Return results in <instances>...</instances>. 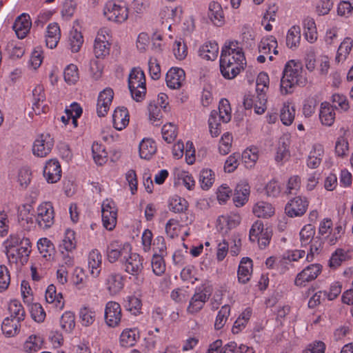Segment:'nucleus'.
<instances>
[{
    "instance_id": "0eeeda50",
    "label": "nucleus",
    "mask_w": 353,
    "mask_h": 353,
    "mask_svg": "<svg viewBox=\"0 0 353 353\" xmlns=\"http://www.w3.org/2000/svg\"><path fill=\"white\" fill-rule=\"evenodd\" d=\"M35 221L41 230H47L54 223V210L51 202H43L37 208Z\"/></svg>"
},
{
    "instance_id": "ddd939ff",
    "label": "nucleus",
    "mask_w": 353,
    "mask_h": 353,
    "mask_svg": "<svg viewBox=\"0 0 353 353\" xmlns=\"http://www.w3.org/2000/svg\"><path fill=\"white\" fill-rule=\"evenodd\" d=\"M54 142V138L49 133L39 134L33 143V154L39 157H46L51 152Z\"/></svg>"
},
{
    "instance_id": "5fc2aeb1",
    "label": "nucleus",
    "mask_w": 353,
    "mask_h": 353,
    "mask_svg": "<svg viewBox=\"0 0 353 353\" xmlns=\"http://www.w3.org/2000/svg\"><path fill=\"white\" fill-rule=\"evenodd\" d=\"M219 117L223 123H228L232 118V110L230 102L226 99H222L219 105Z\"/></svg>"
},
{
    "instance_id": "9d476101",
    "label": "nucleus",
    "mask_w": 353,
    "mask_h": 353,
    "mask_svg": "<svg viewBox=\"0 0 353 353\" xmlns=\"http://www.w3.org/2000/svg\"><path fill=\"white\" fill-rule=\"evenodd\" d=\"M110 39L111 35L109 29L103 28L98 31L94 44V53L97 58H104L109 54Z\"/></svg>"
},
{
    "instance_id": "9b49d317",
    "label": "nucleus",
    "mask_w": 353,
    "mask_h": 353,
    "mask_svg": "<svg viewBox=\"0 0 353 353\" xmlns=\"http://www.w3.org/2000/svg\"><path fill=\"white\" fill-rule=\"evenodd\" d=\"M31 252V242L28 238H22L21 245L6 252V254L10 263H20L23 264L28 261Z\"/></svg>"
},
{
    "instance_id": "de8ad7c7",
    "label": "nucleus",
    "mask_w": 353,
    "mask_h": 353,
    "mask_svg": "<svg viewBox=\"0 0 353 353\" xmlns=\"http://www.w3.org/2000/svg\"><path fill=\"white\" fill-rule=\"evenodd\" d=\"M352 46V39L350 38H345L338 48L335 61L338 63L343 62L350 54Z\"/></svg>"
},
{
    "instance_id": "49530a36",
    "label": "nucleus",
    "mask_w": 353,
    "mask_h": 353,
    "mask_svg": "<svg viewBox=\"0 0 353 353\" xmlns=\"http://www.w3.org/2000/svg\"><path fill=\"white\" fill-rule=\"evenodd\" d=\"M221 119L219 117L218 111L211 112L208 119L210 132L213 137H218L221 132Z\"/></svg>"
},
{
    "instance_id": "c03bdc74",
    "label": "nucleus",
    "mask_w": 353,
    "mask_h": 353,
    "mask_svg": "<svg viewBox=\"0 0 353 353\" xmlns=\"http://www.w3.org/2000/svg\"><path fill=\"white\" fill-rule=\"evenodd\" d=\"M188 202L179 196L174 195L169 200V209L175 213H181L188 208Z\"/></svg>"
},
{
    "instance_id": "774afa93",
    "label": "nucleus",
    "mask_w": 353,
    "mask_h": 353,
    "mask_svg": "<svg viewBox=\"0 0 353 353\" xmlns=\"http://www.w3.org/2000/svg\"><path fill=\"white\" fill-rule=\"evenodd\" d=\"M43 49L40 46H37L34 48L30 59V65L31 67L36 70L37 69L43 62Z\"/></svg>"
},
{
    "instance_id": "a878e982",
    "label": "nucleus",
    "mask_w": 353,
    "mask_h": 353,
    "mask_svg": "<svg viewBox=\"0 0 353 353\" xmlns=\"http://www.w3.org/2000/svg\"><path fill=\"white\" fill-rule=\"evenodd\" d=\"M61 38V30L57 23H49L46 32V46L50 49L55 48Z\"/></svg>"
},
{
    "instance_id": "2eb2a0df",
    "label": "nucleus",
    "mask_w": 353,
    "mask_h": 353,
    "mask_svg": "<svg viewBox=\"0 0 353 353\" xmlns=\"http://www.w3.org/2000/svg\"><path fill=\"white\" fill-rule=\"evenodd\" d=\"M309 201L305 196H298L290 200L285 206V212L290 217L301 216L305 213Z\"/></svg>"
},
{
    "instance_id": "58836bf2",
    "label": "nucleus",
    "mask_w": 353,
    "mask_h": 353,
    "mask_svg": "<svg viewBox=\"0 0 353 353\" xmlns=\"http://www.w3.org/2000/svg\"><path fill=\"white\" fill-rule=\"evenodd\" d=\"M277 41L273 36H268L261 39L258 48L259 52L261 54H268L270 53L271 50H273L274 54H278L277 48Z\"/></svg>"
},
{
    "instance_id": "864d4df0",
    "label": "nucleus",
    "mask_w": 353,
    "mask_h": 353,
    "mask_svg": "<svg viewBox=\"0 0 353 353\" xmlns=\"http://www.w3.org/2000/svg\"><path fill=\"white\" fill-rule=\"evenodd\" d=\"M93 159L97 164L103 165L106 162L108 153L103 145L94 143L92 145Z\"/></svg>"
},
{
    "instance_id": "680f3d73",
    "label": "nucleus",
    "mask_w": 353,
    "mask_h": 353,
    "mask_svg": "<svg viewBox=\"0 0 353 353\" xmlns=\"http://www.w3.org/2000/svg\"><path fill=\"white\" fill-rule=\"evenodd\" d=\"M142 307L141 301L135 296H129L126 298L125 307L132 314L137 315L141 312Z\"/></svg>"
},
{
    "instance_id": "393cba45",
    "label": "nucleus",
    "mask_w": 353,
    "mask_h": 353,
    "mask_svg": "<svg viewBox=\"0 0 353 353\" xmlns=\"http://www.w3.org/2000/svg\"><path fill=\"white\" fill-rule=\"evenodd\" d=\"M46 300L53 307L61 310L64 307L65 301L61 292L57 293L56 287L51 284L46 290Z\"/></svg>"
},
{
    "instance_id": "e2e57ef3",
    "label": "nucleus",
    "mask_w": 353,
    "mask_h": 353,
    "mask_svg": "<svg viewBox=\"0 0 353 353\" xmlns=\"http://www.w3.org/2000/svg\"><path fill=\"white\" fill-rule=\"evenodd\" d=\"M69 42L71 50L77 52L83 43L81 33L77 30H72L70 33Z\"/></svg>"
},
{
    "instance_id": "603ef678",
    "label": "nucleus",
    "mask_w": 353,
    "mask_h": 353,
    "mask_svg": "<svg viewBox=\"0 0 353 353\" xmlns=\"http://www.w3.org/2000/svg\"><path fill=\"white\" fill-rule=\"evenodd\" d=\"M79 319L82 325L88 327L94 323L96 319V313L92 308L83 307L80 309Z\"/></svg>"
},
{
    "instance_id": "bf43d9fd",
    "label": "nucleus",
    "mask_w": 353,
    "mask_h": 353,
    "mask_svg": "<svg viewBox=\"0 0 353 353\" xmlns=\"http://www.w3.org/2000/svg\"><path fill=\"white\" fill-rule=\"evenodd\" d=\"M151 266L153 272L157 275H162L165 271V263L163 257V255L158 254L157 252L153 254Z\"/></svg>"
},
{
    "instance_id": "c756f323",
    "label": "nucleus",
    "mask_w": 353,
    "mask_h": 353,
    "mask_svg": "<svg viewBox=\"0 0 353 353\" xmlns=\"http://www.w3.org/2000/svg\"><path fill=\"white\" fill-rule=\"evenodd\" d=\"M113 125L117 130H122L129 123V113L124 107L117 108L112 115Z\"/></svg>"
},
{
    "instance_id": "5701e85b",
    "label": "nucleus",
    "mask_w": 353,
    "mask_h": 353,
    "mask_svg": "<svg viewBox=\"0 0 353 353\" xmlns=\"http://www.w3.org/2000/svg\"><path fill=\"white\" fill-rule=\"evenodd\" d=\"M102 255L97 249L92 250L88 256V265L90 274L93 278H97L101 271Z\"/></svg>"
},
{
    "instance_id": "0e129e2a",
    "label": "nucleus",
    "mask_w": 353,
    "mask_h": 353,
    "mask_svg": "<svg viewBox=\"0 0 353 353\" xmlns=\"http://www.w3.org/2000/svg\"><path fill=\"white\" fill-rule=\"evenodd\" d=\"M64 79L69 84H74L79 79V72L76 65L70 64L65 68Z\"/></svg>"
},
{
    "instance_id": "a18cd8bd",
    "label": "nucleus",
    "mask_w": 353,
    "mask_h": 353,
    "mask_svg": "<svg viewBox=\"0 0 353 353\" xmlns=\"http://www.w3.org/2000/svg\"><path fill=\"white\" fill-rule=\"evenodd\" d=\"M301 41V28L299 26L291 27L286 36V45L290 48H296Z\"/></svg>"
},
{
    "instance_id": "13d9d810",
    "label": "nucleus",
    "mask_w": 353,
    "mask_h": 353,
    "mask_svg": "<svg viewBox=\"0 0 353 353\" xmlns=\"http://www.w3.org/2000/svg\"><path fill=\"white\" fill-rule=\"evenodd\" d=\"M37 247L43 257L46 258V260L50 259L54 250V245L48 239H40L37 242Z\"/></svg>"
},
{
    "instance_id": "412c9836",
    "label": "nucleus",
    "mask_w": 353,
    "mask_h": 353,
    "mask_svg": "<svg viewBox=\"0 0 353 353\" xmlns=\"http://www.w3.org/2000/svg\"><path fill=\"white\" fill-rule=\"evenodd\" d=\"M105 284L109 293L116 295L124 288L123 276L118 272H110L105 279Z\"/></svg>"
},
{
    "instance_id": "72a5a7b5",
    "label": "nucleus",
    "mask_w": 353,
    "mask_h": 353,
    "mask_svg": "<svg viewBox=\"0 0 353 353\" xmlns=\"http://www.w3.org/2000/svg\"><path fill=\"white\" fill-rule=\"evenodd\" d=\"M199 56L206 60L214 61L219 54V46L215 41H207L199 48Z\"/></svg>"
},
{
    "instance_id": "20e7f679",
    "label": "nucleus",
    "mask_w": 353,
    "mask_h": 353,
    "mask_svg": "<svg viewBox=\"0 0 353 353\" xmlns=\"http://www.w3.org/2000/svg\"><path fill=\"white\" fill-rule=\"evenodd\" d=\"M128 86L132 97L137 101H142L146 93L145 77L139 68H133L129 75Z\"/></svg>"
},
{
    "instance_id": "7ed1b4c3",
    "label": "nucleus",
    "mask_w": 353,
    "mask_h": 353,
    "mask_svg": "<svg viewBox=\"0 0 353 353\" xmlns=\"http://www.w3.org/2000/svg\"><path fill=\"white\" fill-rule=\"evenodd\" d=\"M315 227L312 224H307L303 227L299 232L301 247L310 245V250L306 255L307 261H313L314 256L318 254L322 248L321 239L315 237Z\"/></svg>"
},
{
    "instance_id": "a211bd4d",
    "label": "nucleus",
    "mask_w": 353,
    "mask_h": 353,
    "mask_svg": "<svg viewBox=\"0 0 353 353\" xmlns=\"http://www.w3.org/2000/svg\"><path fill=\"white\" fill-rule=\"evenodd\" d=\"M43 176L49 183L59 181L61 177V168L57 160L50 159L46 163Z\"/></svg>"
},
{
    "instance_id": "79ce46f5",
    "label": "nucleus",
    "mask_w": 353,
    "mask_h": 353,
    "mask_svg": "<svg viewBox=\"0 0 353 353\" xmlns=\"http://www.w3.org/2000/svg\"><path fill=\"white\" fill-rule=\"evenodd\" d=\"M295 117V108L291 105L290 103L285 102L283 103L281 109L280 118L281 121L285 125H290Z\"/></svg>"
},
{
    "instance_id": "f257e3e1",
    "label": "nucleus",
    "mask_w": 353,
    "mask_h": 353,
    "mask_svg": "<svg viewBox=\"0 0 353 353\" xmlns=\"http://www.w3.org/2000/svg\"><path fill=\"white\" fill-rule=\"evenodd\" d=\"M245 57L237 41H230L223 47L220 57V70L228 79L236 77L244 69Z\"/></svg>"
},
{
    "instance_id": "bb28decb",
    "label": "nucleus",
    "mask_w": 353,
    "mask_h": 353,
    "mask_svg": "<svg viewBox=\"0 0 353 353\" xmlns=\"http://www.w3.org/2000/svg\"><path fill=\"white\" fill-rule=\"evenodd\" d=\"M208 16L210 21L216 26H221L225 21L223 11L221 4L216 1H211L208 5Z\"/></svg>"
},
{
    "instance_id": "052dcab7",
    "label": "nucleus",
    "mask_w": 353,
    "mask_h": 353,
    "mask_svg": "<svg viewBox=\"0 0 353 353\" xmlns=\"http://www.w3.org/2000/svg\"><path fill=\"white\" fill-rule=\"evenodd\" d=\"M230 314V307L228 305H225L221 307V310L219 311L215 323L214 327L216 330H221L223 327L225 323L228 321V316Z\"/></svg>"
},
{
    "instance_id": "6e6552de",
    "label": "nucleus",
    "mask_w": 353,
    "mask_h": 353,
    "mask_svg": "<svg viewBox=\"0 0 353 353\" xmlns=\"http://www.w3.org/2000/svg\"><path fill=\"white\" fill-rule=\"evenodd\" d=\"M249 238L251 241L257 242L261 249H264L270 244L272 231L261 221H256L250 230Z\"/></svg>"
},
{
    "instance_id": "39448f33",
    "label": "nucleus",
    "mask_w": 353,
    "mask_h": 353,
    "mask_svg": "<svg viewBox=\"0 0 353 353\" xmlns=\"http://www.w3.org/2000/svg\"><path fill=\"white\" fill-rule=\"evenodd\" d=\"M103 14L109 21L122 23L129 15V8L124 1H108L103 8Z\"/></svg>"
},
{
    "instance_id": "dca6fc26",
    "label": "nucleus",
    "mask_w": 353,
    "mask_h": 353,
    "mask_svg": "<svg viewBox=\"0 0 353 353\" xmlns=\"http://www.w3.org/2000/svg\"><path fill=\"white\" fill-rule=\"evenodd\" d=\"M125 271L133 276L139 275L143 270V259L137 253L130 251V254L121 261Z\"/></svg>"
},
{
    "instance_id": "f704fd0d",
    "label": "nucleus",
    "mask_w": 353,
    "mask_h": 353,
    "mask_svg": "<svg viewBox=\"0 0 353 353\" xmlns=\"http://www.w3.org/2000/svg\"><path fill=\"white\" fill-rule=\"evenodd\" d=\"M21 321L14 319L5 318L1 324L3 334L7 337H13L17 335L21 330Z\"/></svg>"
},
{
    "instance_id": "aec40b11",
    "label": "nucleus",
    "mask_w": 353,
    "mask_h": 353,
    "mask_svg": "<svg viewBox=\"0 0 353 353\" xmlns=\"http://www.w3.org/2000/svg\"><path fill=\"white\" fill-rule=\"evenodd\" d=\"M185 74L183 69L179 68H170L165 77L167 85L173 90L179 89L184 82Z\"/></svg>"
},
{
    "instance_id": "c9c22d12",
    "label": "nucleus",
    "mask_w": 353,
    "mask_h": 353,
    "mask_svg": "<svg viewBox=\"0 0 353 353\" xmlns=\"http://www.w3.org/2000/svg\"><path fill=\"white\" fill-rule=\"evenodd\" d=\"M216 175L213 170L203 168L201 170L199 177V183L203 190H210L215 182Z\"/></svg>"
},
{
    "instance_id": "f3484780",
    "label": "nucleus",
    "mask_w": 353,
    "mask_h": 353,
    "mask_svg": "<svg viewBox=\"0 0 353 353\" xmlns=\"http://www.w3.org/2000/svg\"><path fill=\"white\" fill-rule=\"evenodd\" d=\"M121 308L115 301H108L105 307V320L109 327L118 326L121 319Z\"/></svg>"
},
{
    "instance_id": "6ab92c4d",
    "label": "nucleus",
    "mask_w": 353,
    "mask_h": 353,
    "mask_svg": "<svg viewBox=\"0 0 353 353\" xmlns=\"http://www.w3.org/2000/svg\"><path fill=\"white\" fill-rule=\"evenodd\" d=\"M113 97L114 92L111 88H105L99 93L97 104V112L99 117H104L107 114Z\"/></svg>"
},
{
    "instance_id": "f8f14e48",
    "label": "nucleus",
    "mask_w": 353,
    "mask_h": 353,
    "mask_svg": "<svg viewBox=\"0 0 353 353\" xmlns=\"http://www.w3.org/2000/svg\"><path fill=\"white\" fill-rule=\"evenodd\" d=\"M103 225L108 230H112L117 224V209L111 199H105L101 205Z\"/></svg>"
},
{
    "instance_id": "2f4dec72",
    "label": "nucleus",
    "mask_w": 353,
    "mask_h": 353,
    "mask_svg": "<svg viewBox=\"0 0 353 353\" xmlns=\"http://www.w3.org/2000/svg\"><path fill=\"white\" fill-rule=\"evenodd\" d=\"M241 222V216L236 213H230L219 216L217 219L218 226L220 230H228L236 228Z\"/></svg>"
},
{
    "instance_id": "473e14b6",
    "label": "nucleus",
    "mask_w": 353,
    "mask_h": 353,
    "mask_svg": "<svg viewBox=\"0 0 353 353\" xmlns=\"http://www.w3.org/2000/svg\"><path fill=\"white\" fill-rule=\"evenodd\" d=\"M139 339V332L136 328L124 329L119 336V343L122 347H129L134 345Z\"/></svg>"
},
{
    "instance_id": "4c0bfd02",
    "label": "nucleus",
    "mask_w": 353,
    "mask_h": 353,
    "mask_svg": "<svg viewBox=\"0 0 353 353\" xmlns=\"http://www.w3.org/2000/svg\"><path fill=\"white\" fill-rule=\"evenodd\" d=\"M252 212L259 218H268L274 214V208L270 203L259 201L254 206Z\"/></svg>"
},
{
    "instance_id": "7c9ffc66",
    "label": "nucleus",
    "mask_w": 353,
    "mask_h": 353,
    "mask_svg": "<svg viewBox=\"0 0 353 353\" xmlns=\"http://www.w3.org/2000/svg\"><path fill=\"white\" fill-rule=\"evenodd\" d=\"M324 155V148L321 144H314L307 159V165L311 169L318 168Z\"/></svg>"
},
{
    "instance_id": "423d86ee",
    "label": "nucleus",
    "mask_w": 353,
    "mask_h": 353,
    "mask_svg": "<svg viewBox=\"0 0 353 353\" xmlns=\"http://www.w3.org/2000/svg\"><path fill=\"white\" fill-rule=\"evenodd\" d=\"M212 294L210 288L205 285L196 288L194 294L189 301L187 312L190 314L199 313L209 300Z\"/></svg>"
},
{
    "instance_id": "c85d7f7f",
    "label": "nucleus",
    "mask_w": 353,
    "mask_h": 353,
    "mask_svg": "<svg viewBox=\"0 0 353 353\" xmlns=\"http://www.w3.org/2000/svg\"><path fill=\"white\" fill-rule=\"evenodd\" d=\"M157 144L152 139L144 138L139 143V157L143 159H150L157 152Z\"/></svg>"
},
{
    "instance_id": "ea45409f",
    "label": "nucleus",
    "mask_w": 353,
    "mask_h": 353,
    "mask_svg": "<svg viewBox=\"0 0 353 353\" xmlns=\"http://www.w3.org/2000/svg\"><path fill=\"white\" fill-rule=\"evenodd\" d=\"M76 246L77 241L74 231L71 229L65 230L61 243L59 245V250L73 252Z\"/></svg>"
},
{
    "instance_id": "4be33fe9",
    "label": "nucleus",
    "mask_w": 353,
    "mask_h": 353,
    "mask_svg": "<svg viewBox=\"0 0 353 353\" xmlns=\"http://www.w3.org/2000/svg\"><path fill=\"white\" fill-rule=\"evenodd\" d=\"M32 23L30 16L28 14L23 13L17 17L12 26V28L17 37L22 39L25 38L29 32Z\"/></svg>"
},
{
    "instance_id": "338daca9",
    "label": "nucleus",
    "mask_w": 353,
    "mask_h": 353,
    "mask_svg": "<svg viewBox=\"0 0 353 353\" xmlns=\"http://www.w3.org/2000/svg\"><path fill=\"white\" fill-rule=\"evenodd\" d=\"M232 142V136L229 132H226L223 134L219 141V152L225 155L230 151Z\"/></svg>"
},
{
    "instance_id": "b1692460",
    "label": "nucleus",
    "mask_w": 353,
    "mask_h": 353,
    "mask_svg": "<svg viewBox=\"0 0 353 353\" xmlns=\"http://www.w3.org/2000/svg\"><path fill=\"white\" fill-rule=\"evenodd\" d=\"M252 261L250 258L245 257L241 260L237 271L239 283L245 284L250 280L252 274Z\"/></svg>"
},
{
    "instance_id": "6e6d98bb",
    "label": "nucleus",
    "mask_w": 353,
    "mask_h": 353,
    "mask_svg": "<svg viewBox=\"0 0 353 353\" xmlns=\"http://www.w3.org/2000/svg\"><path fill=\"white\" fill-rule=\"evenodd\" d=\"M289 156L288 142L285 137H281L279 141L276 152L275 154V161L277 163L282 162Z\"/></svg>"
},
{
    "instance_id": "f03ea898",
    "label": "nucleus",
    "mask_w": 353,
    "mask_h": 353,
    "mask_svg": "<svg viewBox=\"0 0 353 353\" xmlns=\"http://www.w3.org/2000/svg\"><path fill=\"white\" fill-rule=\"evenodd\" d=\"M302 72L303 69L300 62L290 60L286 63L281 80L282 94L292 93L296 85L305 83V81L302 80Z\"/></svg>"
},
{
    "instance_id": "e433bc0d",
    "label": "nucleus",
    "mask_w": 353,
    "mask_h": 353,
    "mask_svg": "<svg viewBox=\"0 0 353 353\" xmlns=\"http://www.w3.org/2000/svg\"><path fill=\"white\" fill-rule=\"evenodd\" d=\"M303 25L304 28L303 34L305 38L308 42L313 43L316 41L318 37L314 19L312 17H307L304 19Z\"/></svg>"
},
{
    "instance_id": "69168bd1",
    "label": "nucleus",
    "mask_w": 353,
    "mask_h": 353,
    "mask_svg": "<svg viewBox=\"0 0 353 353\" xmlns=\"http://www.w3.org/2000/svg\"><path fill=\"white\" fill-rule=\"evenodd\" d=\"M163 139L168 143L172 142L177 135L176 127L171 123L165 124L162 128Z\"/></svg>"
},
{
    "instance_id": "3c124183",
    "label": "nucleus",
    "mask_w": 353,
    "mask_h": 353,
    "mask_svg": "<svg viewBox=\"0 0 353 353\" xmlns=\"http://www.w3.org/2000/svg\"><path fill=\"white\" fill-rule=\"evenodd\" d=\"M350 258L348 252L343 249H337L332 253L331 258L329 261L330 268H336L339 267L341 263L347 261Z\"/></svg>"
},
{
    "instance_id": "4d7b16f0",
    "label": "nucleus",
    "mask_w": 353,
    "mask_h": 353,
    "mask_svg": "<svg viewBox=\"0 0 353 353\" xmlns=\"http://www.w3.org/2000/svg\"><path fill=\"white\" fill-rule=\"evenodd\" d=\"M60 325L66 332H70L75 327V316L70 311L65 312L60 319Z\"/></svg>"
},
{
    "instance_id": "1a4fd4ad",
    "label": "nucleus",
    "mask_w": 353,
    "mask_h": 353,
    "mask_svg": "<svg viewBox=\"0 0 353 353\" xmlns=\"http://www.w3.org/2000/svg\"><path fill=\"white\" fill-rule=\"evenodd\" d=\"M132 246L128 243H123L119 241H112L107 246L106 256L108 261L111 263L121 262L130 254Z\"/></svg>"
},
{
    "instance_id": "cd10ccee",
    "label": "nucleus",
    "mask_w": 353,
    "mask_h": 353,
    "mask_svg": "<svg viewBox=\"0 0 353 353\" xmlns=\"http://www.w3.org/2000/svg\"><path fill=\"white\" fill-rule=\"evenodd\" d=\"M319 119L323 125L330 127L335 121V112L332 105L327 102L321 104Z\"/></svg>"
},
{
    "instance_id": "09e8293b",
    "label": "nucleus",
    "mask_w": 353,
    "mask_h": 353,
    "mask_svg": "<svg viewBox=\"0 0 353 353\" xmlns=\"http://www.w3.org/2000/svg\"><path fill=\"white\" fill-rule=\"evenodd\" d=\"M43 341L40 336L30 335L24 343L23 348L26 352H37L42 348Z\"/></svg>"
},
{
    "instance_id": "a19ab883",
    "label": "nucleus",
    "mask_w": 353,
    "mask_h": 353,
    "mask_svg": "<svg viewBox=\"0 0 353 353\" xmlns=\"http://www.w3.org/2000/svg\"><path fill=\"white\" fill-rule=\"evenodd\" d=\"M10 316L8 318L14 319L19 321H23L26 316L25 310L21 303L17 300H12L9 303Z\"/></svg>"
},
{
    "instance_id": "37998d69",
    "label": "nucleus",
    "mask_w": 353,
    "mask_h": 353,
    "mask_svg": "<svg viewBox=\"0 0 353 353\" xmlns=\"http://www.w3.org/2000/svg\"><path fill=\"white\" fill-rule=\"evenodd\" d=\"M259 149L252 146L245 150L242 154V160L245 167L252 168L259 159Z\"/></svg>"
},
{
    "instance_id": "4468645a",
    "label": "nucleus",
    "mask_w": 353,
    "mask_h": 353,
    "mask_svg": "<svg viewBox=\"0 0 353 353\" xmlns=\"http://www.w3.org/2000/svg\"><path fill=\"white\" fill-rule=\"evenodd\" d=\"M322 266L319 263L311 264L299 272L294 280L295 285L303 287L307 283L314 280L321 272Z\"/></svg>"
},
{
    "instance_id": "8fccbe9b",
    "label": "nucleus",
    "mask_w": 353,
    "mask_h": 353,
    "mask_svg": "<svg viewBox=\"0 0 353 353\" xmlns=\"http://www.w3.org/2000/svg\"><path fill=\"white\" fill-rule=\"evenodd\" d=\"M162 108H160L155 103H150L148 105L149 119L152 124L157 126L160 125L163 118Z\"/></svg>"
}]
</instances>
